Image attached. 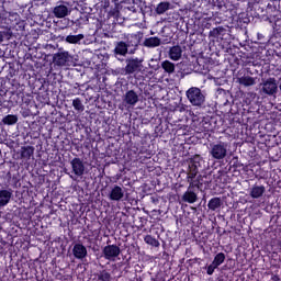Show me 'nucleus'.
<instances>
[{
	"label": "nucleus",
	"instance_id": "aec40b11",
	"mask_svg": "<svg viewBox=\"0 0 281 281\" xmlns=\"http://www.w3.org/2000/svg\"><path fill=\"white\" fill-rule=\"evenodd\" d=\"M34 146H22L21 147V159H25L26 161H30L32 157H34Z\"/></svg>",
	"mask_w": 281,
	"mask_h": 281
},
{
	"label": "nucleus",
	"instance_id": "72a5a7b5",
	"mask_svg": "<svg viewBox=\"0 0 281 281\" xmlns=\"http://www.w3.org/2000/svg\"><path fill=\"white\" fill-rule=\"evenodd\" d=\"M222 32H225V29H223V26H218L210 31L209 36H212L213 38H218Z\"/></svg>",
	"mask_w": 281,
	"mask_h": 281
},
{
	"label": "nucleus",
	"instance_id": "412c9836",
	"mask_svg": "<svg viewBox=\"0 0 281 281\" xmlns=\"http://www.w3.org/2000/svg\"><path fill=\"white\" fill-rule=\"evenodd\" d=\"M265 192H267V189L265 188V186L255 184L250 189L249 195L251 196V199H260V196H262Z\"/></svg>",
	"mask_w": 281,
	"mask_h": 281
},
{
	"label": "nucleus",
	"instance_id": "0eeeda50",
	"mask_svg": "<svg viewBox=\"0 0 281 281\" xmlns=\"http://www.w3.org/2000/svg\"><path fill=\"white\" fill-rule=\"evenodd\" d=\"M112 54L114 58H116V60H120V63H124V56L131 54V50L128 49V46L124 41H120L114 44V49L112 50Z\"/></svg>",
	"mask_w": 281,
	"mask_h": 281
},
{
	"label": "nucleus",
	"instance_id": "ddd939ff",
	"mask_svg": "<svg viewBox=\"0 0 281 281\" xmlns=\"http://www.w3.org/2000/svg\"><path fill=\"white\" fill-rule=\"evenodd\" d=\"M194 187H191V183H189L188 190L183 193L181 201H183V203H196V201H199V195H196V193L194 191Z\"/></svg>",
	"mask_w": 281,
	"mask_h": 281
},
{
	"label": "nucleus",
	"instance_id": "f704fd0d",
	"mask_svg": "<svg viewBox=\"0 0 281 281\" xmlns=\"http://www.w3.org/2000/svg\"><path fill=\"white\" fill-rule=\"evenodd\" d=\"M201 161H203V158H201V156H194L189 164L191 166H195V168L199 170V168H201Z\"/></svg>",
	"mask_w": 281,
	"mask_h": 281
},
{
	"label": "nucleus",
	"instance_id": "6ab92c4d",
	"mask_svg": "<svg viewBox=\"0 0 281 281\" xmlns=\"http://www.w3.org/2000/svg\"><path fill=\"white\" fill-rule=\"evenodd\" d=\"M182 55H183V49L179 45L170 47L168 52V56L171 60H180Z\"/></svg>",
	"mask_w": 281,
	"mask_h": 281
},
{
	"label": "nucleus",
	"instance_id": "f3484780",
	"mask_svg": "<svg viewBox=\"0 0 281 281\" xmlns=\"http://www.w3.org/2000/svg\"><path fill=\"white\" fill-rule=\"evenodd\" d=\"M53 14L56 16V19H65L69 14V8L65 4H59L54 8Z\"/></svg>",
	"mask_w": 281,
	"mask_h": 281
},
{
	"label": "nucleus",
	"instance_id": "2f4dec72",
	"mask_svg": "<svg viewBox=\"0 0 281 281\" xmlns=\"http://www.w3.org/2000/svg\"><path fill=\"white\" fill-rule=\"evenodd\" d=\"M72 106H74L75 111H79L80 113H82V111H85V104H82V100L80 98H76L72 101Z\"/></svg>",
	"mask_w": 281,
	"mask_h": 281
},
{
	"label": "nucleus",
	"instance_id": "1a4fd4ad",
	"mask_svg": "<svg viewBox=\"0 0 281 281\" xmlns=\"http://www.w3.org/2000/svg\"><path fill=\"white\" fill-rule=\"evenodd\" d=\"M144 5H146V2L142 0H128L125 2L124 10L137 14V12H144Z\"/></svg>",
	"mask_w": 281,
	"mask_h": 281
},
{
	"label": "nucleus",
	"instance_id": "cd10ccee",
	"mask_svg": "<svg viewBox=\"0 0 281 281\" xmlns=\"http://www.w3.org/2000/svg\"><path fill=\"white\" fill-rule=\"evenodd\" d=\"M98 281H111L113 280V277L111 276V272L108 270H100L97 273Z\"/></svg>",
	"mask_w": 281,
	"mask_h": 281
},
{
	"label": "nucleus",
	"instance_id": "6e6552de",
	"mask_svg": "<svg viewBox=\"0 0 281 281\" xmlns=\"http://www.w3.org/2000/svg\"><path fill=\"white\" fill-rule=\"evenodd\" d=\"M102 254L105 260H115L122 254V249L117 245H108L103 248Z\"/></svg>",
	"mask_w": 281,
	"mask_h": 281
},
{
	"label": "nucleus",
	"instance_id": "e433bc0d",
	"mask_svg": "<svg viewBox=\"0 0 281 281\" xmlns=\"http://www.w3.org/2000/svg\"><path fill=\"white\" fill-rule=\"evenodd\" d=\"M236 161L234 162L233 167L234 168H243V164L238 161V158H234Z\"/></svg>",
	"mask_w": 281,
	"mask_h": 281
},
{
	"label": "nucleus",
	"instance_id": "a211bd4d",
	"mask_svg": "<svg viewBox=\"0 0 281 281\" xmlns=\"http://www.w3.org/2000/svg\"><path fill=\"white\" fill-rule=\"evenodd\" d=\"M196 175H199V169L196 166L190 165L189 162V169L187 172V181L191 183V188H194V179H196Z\"/></svg>",
	"mask_w": 281,
	"mask_h": 281
},
{
	"label": "nucleus",
	"instance_id": "5701e85b",
	"mask_svg": "<svg viewBox=\"0 0 281 281\" xmlns=\"http://www.w3.org/2000/svg\"><path fill=\"white\" fill-rule=\"evenodd\" d=\"M222 206L223 200H221V198H212L207 203V207L211 212H216V210H221Z\"/></svg>",
	"mask_w": 281,
	"mask_h": 281
},
{
	"label": "nucleus",
	"instance_id": "f03ea898",
	"mask_svg": "<svg viewBox=\"0 0 281 281\" xmlns=\"http://www.w3.org/2000/svg\"><path fill=\"white\" fill-rule=\"evenodd\" d=\"M260 95H268V98H277L278 95V79L276 77H269L267 79H261L259 83Z\"/></svg>",
	"mask_w": 281,
	"mask_h": 281
},
{
	"label": "nucleus",
	"instance_id": "a18cd8bd",
	"mask_svg": "<svg viewBox=\"0 0 281 281\" xmlns=\"http://www.w3.org/2000/svg\"><path fill=\"white\" fill-rule=\"evenodd\" d=\"M3 41L2 38H0V42Z\"/></svg>",
	"mask_w": 281,
	"mask_h": 281
},
{
	"label": "nucleus",
	"instance_id": "c85d7f7f",
	"mask_svg": "<svg viewBox=\"0 0 281 281\" xmlns=\"http://www.w3.org/2000/svg\"><path fill=\"white\" fill-rule=\"evenodd\" d=\"M82 38H85L83 34L68 35L66 37V43H70L71 45H76V44L80 43V41H82Z\"/></svg>",
	"mask_w": 281,
	"mask_h": 281
},
{
	"label": "nucleus",
	"instance_id": "58836bf2",
	"mask_svg": "<svg viewBox=\"0 0 281 281\" xmlns=\"http://www.w3.org/2000/svg\"><path fill=\"white\" fill-rule=\"evenodd\" d=\"M149 67H150V69H154V71H157L159 69V64H157V65H155V64L150 65L149 64Z\"/></svg>",
	"mask_w": 281,
	"mask_h": 281
},
{
	"label": "nucleus",
	"instance_id": "a19ab883",
	"mask_svg": "<svg viewBox=\"0 0 281 281\" xmlns=\"http://www.w3.org/2000/svg\"><path fill=\"white\" fill-rule=\"evenodd\" d=\"M70 179H74V181H76V178L74 176H70Z\"/></svg>",
	"mask_w": 281,
	"mask_h": 281
},
{
	"label": "nucleus",
	"instance_id": "a878e982",
	"mask_svg": "<svg viewBox=\"0 0 281 281\" xmlns=\"http://www.w3.org/2000/svg\"><path fill=\"white\" fill-rule=\"evenodd\" d=\"M19 122V116L14 114H8L2 119V124H5L7 126H12Z\"/></svg>",
	"mask_w": 281,
	"mask_h": 281
},
{
	"label": "nucleus",
	"instance_id": "4468645a",
	"mask_svg": "<svg viewBox=\"0 0 281 281\" xmlns=\"http://www.w3.org/2000/svg\"><path fill=\"white\" fill-rule=\"evenodd\" d=\"M13 194L14 191L12 189H0V207H5L12 201Z\"/></svg>",
	"mask_w": 281,
	"mask_h": 281
},
{
	"label": "nucleus",
	"instance_id": "4c0bfd02",
	"mask_svg": "<svg viewBox=\"0 0 281 281\" xmlns=\"http://www.w3.org/2000/svg\"><path fill=\"white\" fill-rule=\"evenodd\" d=\"M178 111L180 112V113H183L184 111H186V105L184 104H180V105H178Z\"/></svg>",
	"mask_w": 281,
	"mask_h": 281
},
{
	"label": "nucleus",
	"instance_id": "9b49d317",
	"mask_svg": "<svg viewBox=\"0 0 281 281\" xmlns=\"http://www.w3.org/2000/svg\"><path fill=\"white\" fill-rule=\"evenodd\" d=\"M109 201H123L124 200V189L122 187L114 184L110 192L108 193Z\"/></svg>",
	"mask_w": 281,
	"mask_h": 281
},
{
	"label": "nucleus",
	"instance_id": "393cba45",
	"mask_svg": "<svg viewBox=\"0 0 281 281\" xmlns=\"http://www.w3.org/2000/svg\"><path fill=\"white\" fill-rule=\"evenodd\" d=\"M203 179H207V176H198L195 180H193V188H201L203 186H210V183H212L211 180H203Z\"/></svg>",
	"mask_w": 281,
	"mask_h": 281
},
{
	"label": "nucleus",
	"instance_id": "423d86ee",
	"mask_svg": "<svg viewBox=\"0 0 281 281\" xmlns=\"http://www.w3.org/2000/svg\"><path fill=\"white\" fill-rule=\"evenodd\" d=\"M142 38H144L143 32L128 34L126 36L125 45L127 46V49H130V55L135 54V52H137V49H139Z\"/></svg>",
	"mask_w": 281,
	"mask_h": 281
},
{
	"label": "nucleus",
	"instance_id": "9d476101",
	"mask_svg": "<svg viewBox=\"0 0 281 281\" xmlns=\"http://www.w3.org/2000/svg\"><path fill=\"white\" fill-rule=\"evenodd\" d=\"M70 166L72 168V172L75 175V177H83L85 176V162L82 161V159L76 157L70 161Z\"/></svg>",
	"mask_w": 281,
	"mask_h": 281
},
{
	"label": "nucleus",
	"instance_id": "c03bdc74",
	"mask_svg": "<svg viewBox=\"0 0 281 281\" xmlns=\"http://www.w3.org/2000/svg\"><path fill=\"white\" fill-rule=\"evenodd\" d=\"M279 89H280V91H281V82H280V85H279Z\"/></svg>",
	"mask_w": 281,
	"mask_h": 281
},
{
	"label": "nucleus",
	"instance_id": "bb28decb",
	"mask_svg": "<svg viewBox=\"0 0 281 281\" xmlns=\"http://www.w3.org/2000/svg\"><path fill=\"white\" fill-rule=\"evenodd\" d=\"M161 68L164 69L165 74H168L170 76V74H172L175 71V64L170 60H165L161 63Z\"/></svg>",
	"mask_w": 281,
	"mask_h": 281
},
{
	"label": "nucleus",
	"instance_id": "39448f33",
	"mask_svg": "<svg viewBox=\"0 0 281 281\" xmlns=\"http://www.w3.org/2000/svg\"><path fill=\"white\" fill-rule=\"evenodd\" d=\"M53 63L57 67H71L74 65V56L67 50H58L53 55Z\"/></svg>",
	"mask_w": 281,
	"mask_h": 281
},
{
	"label": "nucleus",
	"instance_id": "c756f323",
	"mask_svg": "<svg viewBox=\"0 0 281 281\" xmlns=\"http://www.w3.org/2000/svg\"><path fill=\"white\" fill-rule=\"evenodd\" d=\"M168 10H170V2H160L156 7V12L158 14H165V12H168Z\"/></svg>",
	"mask_w": 281,
	"mask_h": 281
},
{
	"label": "nucleus",
	"instance_id": "c9c22d12",
	"mask_svg": "<svg viewBox=\"0 0 281 281\" xmlns=\"http://www.w3.org/2000/svg\"><path fill=\"white\" fill-rule=\"evenodd\" d=\"M215 269H218V267L212 261V263L206 269L207 276H214Z\"/></svg>",
	"mask_w": 281,
	"mask_h": 281
},
{
	"label": "nucleus",
	"instance_id": "f8f14e48",
	"mask_svg": "<svg viewBox=\"0 0 281 281\" xmlns=\"http://www.w3.org/2000/svg\"><path fill=\"white\" fill-rule=\"evenodd\" d=\"M123 102L127 104V106H135L137 102H139V94L135 92V90H128L123 95Z\"/></svg>",
	"mask_w": 281,
	"mask_h": 281
},
{
	"label": "nucleus",
	"instance_id": "2eb2a0df",
	"mask_svg": "<svg viewBox=\"0 0 281 281\" xmlns=\"http://www.w3.org/2000/svg\"><path fill=\"white\" fill-rule=\"evenodd\" d=\"M87 247H85V245L82 244H75L74 248H72V256L77 259V260H85V258L87 257Z\"/></svg>",
	"mask_w": 281,
	"mask_h": 281
},
{
	"label": "nucleus",
	"instance_id": "7ed1b4c3",
	"mask_svg": "<svg viewBox=\"0 0 281 281\" xmlns=\"http://www.w3.org/2000/svg\"><path fill=\"white\" fill-rule=\"evenodd\" d=\"M187 99L192 106L201 109L205 104V93L200 88L191 87L186 92Z\"/></svg>",
	"mask_w": 281,
	"mask_h": 281
},
{
	"label": "nucleus",
	"instance_id": "473e14b6",
	"mask_svg": "<svg viewBox=\"0 0 281 281\" xmlns=\"http://www.w3.org/2000/svg\"><path fill=\"white\" fill-rule=\"evenodd\" d=\"M214 265H216L217 267H221V265H223V262H225V255L223 252H218L213 261Z\"/></svg>",
	"mask_w": 281,
	"mask_h": 281
},
{
	"label": "nucleus",
	"instance_id": "20e7f679",
	"mask_svg": "<svg viewBox=\"0 0 281 281\" xmlns=\"http://www.w3.org/2000/svg\"><path fill=\"white\" fill-rule=\"evenodd\" d=\"M229 150V143L226 142H217L211 145L210 155L212 159L216 161H221L227 157V153Z\"/></svg>",
	"mask_w": 281,
	"mask_h": 281
},
{
	"label": "nucleus",
	"instance_id": "b1692460",
	"mask_svg": "<svg viewBox=\"0 0 281 281\" xmlns=\"http://www.w3.org/2000/svg\"><path fill=\"white\" fill-rule=\"evenodd\" d=\"M237 82L243 87H254V85H256V78L250 76H243L237 78Z\"/></svg>",
	"mask_w": 281,
	"mask_h": 281
},
{
	"label": "nucleus",
	"instance_id": "37998d69",
	"mask_svg": "<svg viewBox=\"0 0 281 281\" xmlns=\"http://www.w3.org/2000/svg\"><path fill=\"white\" fill-rule=\"evenodd\" d=\"M76 87H80V83H76Z\"/></svg>",
	"mask_w": 281,
	"mask_h": 281
},
{
	"label": "nucleus",
	"instance_id": "4be33fe9",
	"mask_svg": "<svg viewBox=\"0 0 281 281\" xmlns=\"http://www.w3.org/2000/svg\"><path fill=\"white\" fill-rule=\"evenodd\" d=\"M144 47H148L150 48H155V47H159V45H161V38L155 36V37H147L145 38V41L143 42Z\"/></svg>",
	"mask_w": 281,
	"mask_h": 281
},
{
	"label": "nucleus",
	"instance_id": "7c9ffc66",
	"mask_svg": "<svg viewBox=\"0 0 281 281\" xmlns=\"http://www.w3.org/2000/svg\"><path fill=\"white\" fill-rule=\"evenodd\" d=\"M144 240L147 245H150L151 247H159V240L157 238L153 237L151 235H146L144 237Z\"/></svg>",
	"mask_w": 281,
	"mask_h": 281
},
{
	"label": "nucleus",
	"instance_id": "79ce46f5",
	"mask_svg": "<svg viewBox=\"0 0 281 281\" xmlns=\"http://www.w3.org/2000/svg\"><path fill=\"white\" fill-rule=\"evenodd\" d=\"M151 63H157V60H155V59H151Z\"/></svg>",
	"mask_w": 281,
	"mask_h": 281
},
{
	"label": "nucleus",
	"instance_id": "ea45409f",
	"mask_svg": "<svg viewBox=\"0 0 281 281\" xmlns=\"http://www.w3.org/2000/svg\"><path fill=\"white\" fill-rule=\"evenodd\" d=\"M271 280L272 281H280V276L274 274V276H272Z\"/></svg>",
	"mask_w": 281,
	"mask_h": 281
},
{
	"label": "nucleus",
	"instance_id": "dca6fc26",
	"mask_svg": "<svg viewBox=\"0 0 281 281\" xmlns=\"http://www.w3.org/2000/svg\"><path fill=\"white\" fill-rule=\"evenodd\" d=\"M19 21H21V15L16 12H10L7 18H4V23L7 27H14L19 25Z\"/></svg>",
	"mask_w": 281,
	"mask_h": 281
},
{
	"label": "nucleus",
	"instance_id": "f257e3e1",
	"mask_svg": "<svg viewBox=\"0 0 281 281\" xmlns=\"http://www.w3.org/2000/svg\"><path fill=\"white\" fill-rule=\"evenodd\" d=\"M124 76H133L135 74H144V58L128 57L125 59L123 68Z\"/></svg>",
	"mask_w": 281,
	"mask_h": 281
}]
</instances>
